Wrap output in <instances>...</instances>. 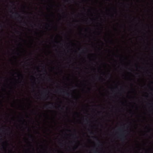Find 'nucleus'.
Instances as JSON below:
<instances>
[{
    "label": "nucleus",
    "mask_w": 153,
    "mask_h": 153,
    "mask_svg": "<svg viewBox=\"0 0 153 153\" xmlns=\"http://www.w3.org/2000/svg\"><path fill=\"white\" fill-rule=\"evenodd\" d=\"M24 120V122H25L26 123V124H25V125L26 126V127H27V123Z\"/></svg>",
    "instance_id": "nucleus-8"
},
{
    "label": "nucleus",
    "mask_w": 153,
    "mask_h": 153,
    "mask_svg": "<svg viewBox=\"0 0 153 153\" xmlns=\"http://www.w3.org/2000/svg\"><path fill=\"white\" fill-rule=\"evenodd\" d=\"M32 146L33 147V152H34V149L33 147V146Z\"/></svg>",
    "instance_id": "nucleus-14"
},
{
    "label": "nucleus",
    "mask_w": 153,
    "mask_h": 153,
    "mask_svg": "<svg viewBox=\"0 0 153 153\" xmlns=\"http://www.w3.org/2000/svg\"><path fill=\"white\" fill-rule=\"evenodd\" d=\"M30 137H31V138L32 140H33V139L32 138V137H33L32 135H30Z\"/></svg>",
    "instance_id": "nucleus-10"
},
{
    "label": "nucleus",
    "mask_w": 153,
    "mask_h": 153,
    "mask_svg": "<svg viewBox=\"0 0 153 153\" xmlns=\"http://www.w3.org/2000/svg\"><path fill=\"white\" fill-rule=\"evenodd\" d=\"M22 78H23V76H22Z\"/></svg>",
    "instance_id": "nucleus-20"
},
{
    "label": "nucleus",
    "mask_w": 153,
    "mask_h": 153,
    "mask_svg": "<svg viewBox=\"0 0 153 153\" xmlns=\"http://www.w3.org/2000/svg\"><path fill=\"white\" fill-rule=\"evenodd\" d=\"M33 78H34V77H33Z\"/></svg>",
    "instance_id": "nucleus-22"
},
{
    "label": "nucleus",
    "mask_w": 153,
    "mask_h": 153,
    "mask_svg": "<svg viewBox=\"0 0 153 153\" xmlns=\"http://www.w3.org/2000/svg\"><path fill=\"white\" fill-rule=\"evenodd\" d=\"M60 145H62V144H63V143H60Z\"/></svg>",
    "instance_id": "nucleus-16"
},
{
    "label": "nucleus",
    "mask_w": 153,
    "mask_h": 153,
    "mask_svg": "<svg viewBox=\"0 0 153 153\" xmlns=\"http://www.w3.org/2000/svg\"><path fill=\"white\" fill-rule=\"evenodd\" d=\"M68 131L70 132H71V131L70 130H68Z\"/></svg>",
    "instance_id": "nucleus-17"
},
{
    "label": "nucleus",
    "mask_w": 153,
    "mask_h": 153,
    "mask_svg": "<svg viewBox=\"0 0 153 153\" xmlns=\"http://www.w3.org/2000/svg\"><path fill=\"white\" fill-rule=\"evenodd\" d=\"M23 23L25 25H27V23L25 22H23Z\"/></svg>",
    "instance_id": "nucleus-9"
},
{
    "label": "nucleus",
    "mask_w": 153,
    "mask_h": 153,
    "mask_svg": "<svg viewBox=\"0 0 153 153\" xmlns=\"http://www.w3.org/2000/svg\"><path fill=\"white\" fill-rule=\"evenodd\" d=\"M94 138L96 139V140L98 142V143H100L99 140L97 138L95 137H93Z\"/></svg>",
    "instance_id": "nucleus-6"
},
{
    "label": "nucleus",
    "mask_w": 153,
    "mask_h": 153,
    "mask_svg": "<svg viewBox=\"0 0 153 153\" xmlns=\"http://www.w3.org/2000/svg\"><path fill=\"white\" fill-rule=\"evenodd\" d=\"M59 91V92L60 93H62L64 95L68 97L71 96H72V95L71 94H70L69 93H68L67 91Z\"/></svg>",
    "instance_id": "nucleus-2"
},
{
    "label": "nucleus",
    "mask_w": 153,
    "mask_h": 153,
    "mask_svg": "<svg viewBox=\"0 0 153 153\" xmlns=\"http://www.w3.org/2000/svg\"><path fill=\"white\" fill-rule=\"evenodd\" d=\"M85 120L86 121H87V119H85Z\"/></svg>",
    "instance_id": "nucleus-19"
},
{
    "label": "nucleus",
    "mask_w": 153,
    "mask_h": 153,
    "mask_svg": "<svg viewBox=\"0 0 153 153\" xmlns=\"http://www.w3.org/2000/svg\"><path fill=\"white\" fill-rule=\"evenodd\" d=\"M94 153H100L97 150H95L94 151Z\"/></svg>",
    "instance_id": "nucleus-7"
},
{
    "label": "nucleus",
    "mask_w": 153,
    "mask_h": 153,
    "mask_svg": "<svg viewBox=\"0 0 153 153\" xmlns=\"http://www.w3.org/2000/svg\"><path fill=\"white\" fill-rule=\"evenodd\" d=\"M90 134H93V133L92 132H90Z\"/></svg>",
    "instance_id": "nucleus-13"
},
{
    "label": "nucleus",
    "mask_w": 153,
    "mask_h": 153,
    "mask_svg": "<svg viewBox=\"0 0 153 153\" xmlns=\"http://www.w3.org/2000/svg\"><path fill=\"white\" fill-rule=\"evenodd\" d=\"M48 80L49 81H51V79L50 77H49Z\"/></svg>",
    "instance_id": "nucleus-11"
},
{
    "label": "nucleus",
    "mask_w": 153,
    "mask_h": 153,
    "mask_svg": "<svg viewBox=\"0 0 153 153\" xmlns=\"http://www.w3.org/2000/svg\"><path fill=\"white\" fill-rule=\"evenodd\" d=\"M99 77V76L98 75H97V76H96V77H97V78Z\"/></svg>",
    "instance_id": "nucleus-15"
},
{
    "label": "nucleus",
    "mask_w": 153,
    "mask_h": 153,
    "mask_svg": "<svg viewBox=\"0 0 153 153\" xmlns=\"http://www.w3.org/2000/svg\"><path fill=\"white\" fill-rule=\"evenodd\" d=\"M12 14L15 17H16L17 16V17L16 18L17 19H18L19 18H20L21 19H22V17L18 13H14L13 12L12 13Z\"/></svg>",
    "instance_id": "nucleus-3"
},
{
    "label": "nucleus",
    "mask_w": 153,
    "mask_h": 153,
    "mask_svg": "<svg viewBox=\"0 0 153 153\" xmlns=\"http://www.w3.org/2000/svg\"><path fill=\"white\" fill-rule=\"evenodd\" d=\"M74 136H75L76 137V139H77V138H78L77 137V136H76V134H74Z\"/></svg>",
    "instance_id": "nucleus-12"
},
{
    "label": "nucleus",
    "mask_w": 153,
    "mask_h": 153,
    "mask_svg": "<svg viewBox=\"0 0 153 153\" xmlns=\"http://www.w3.org/2000/svg\"><path fill=\"white\" fill-rule=\"evenodd\" d=\"M127 132V131L126 130L120 132L119 136L121 140L124 141L126 140L125 135L126 134V132Z\"/></svg>",
    "instance_id": "nucleus-1"
},
{
    "label": "nucleus",
    "mask_w": 153,
    "mask_h": 153,
    "mask_svg": "<svg viewBox=\"0 0 153 153\" xmlns=\"http://www.w3.org/2000/svg\"><path fill=\"white\" fill-rule=\"evenodd\" d=\"M47 91H48L47 90H46V91H43V93L42 94L43 95V96H45Z\"/></svg>",
    "instance_id": "nucleus-5"
},
{
    "label": "nucleus",
    "mask_w": 153,
    "mask_h": 153,
    "mask_svg": "<svg viewBox=\"0 0 153 153\" xmlns=\"http://www.w3.org/2000/svg\"><path fill=\"white\" fill-rule=\"evenodd\" d=\"M54 107V106L52 103H51L50 105H47L45 106V108H51Z\"/></svg>",
    "instance_id": "nucleus-4"
},
{
    "label": "nucleus",
    "mask_w": 153,
    "mask_h": 153,
    "mask_svg": "<svg viewBox=\"0 0 153 153\" xmlns=\"http://www.w3.org/2000/svg\"><path fill=\"white\" fill-rule=\"evenodd\" d=\"M1 129H2V128H0V130H1Z\"/></svg>",
    "instance_id": "nucleus-18"
},
{
    "label": "nucleus",
    "mask_w": 153,
    "mask_h": 153,
    "mask_svg": "<svg viewBox=\"0 0 153 153\" xmlns=\"http://www.w3.org/2000/svg\"><path fill=\"white\" fill-rule=\"evenodd\" d=\"M33 78H34V77H33Z\"/></svg>",
    "instance_id": "nucleus-21"
}]
</instances>
